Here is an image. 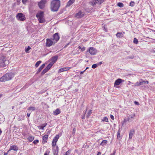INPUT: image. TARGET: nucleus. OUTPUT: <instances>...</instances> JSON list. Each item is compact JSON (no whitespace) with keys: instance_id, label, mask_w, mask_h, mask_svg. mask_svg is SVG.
I'll use <instances>...</instances> for the list:
<instances>
[{"instance_id":"obj_40","label":"nucleus","mask_w":155,"mask_h":155,"mask_svg":"<svg viewBox=\"0 0 155 155\" xmlns=\"http://www.w3.org/2000/svg\"><path fill=\"white\" fill-rule=\"evenodd\" d=\"M120 138V132L119 131L117 133V138Z\"/></svg>"},{"instance_id":"obj_59","label":"nucleus","mask_w":155,"mask_h":155,"mask_svg":"<svg viewBox=\"0 0 155 155\" xmlns=\"http://www.w3.org/2000/svg\"><path fill=\"white\" fill-rule=\"evenodd\" d=\"M48 154H47L46 152H45V153L44 155H48Z\"/></svg>"},{"instance_id":"obj_52","label":"nucleus","mask_w":155,"mask_h":155,"mask_svg":"<svg viewBox=\"0 0 155 155\" xmlns=\"http://www.w3.org/2000/svg\"><path fill=\"white\" fill-rule=\"evenodd\" d=\"M85 71V70H84L83 71H81V72H80L81 75V74H83L84 72Z\"/></svg>"},{"instance_id":"obj_29","label":"nucleus","mask_w":155,"mask_h":155,"mask_svg":"<svg viewBox=\"0 0 155 155\" xmlns=\"http://www.w3.org/2000/svg\"><path fill=\"white\" fill-rule=\"evenodd\" d=\"M91 113H92L91 110H89L87 113V117H89V116H90L91 115Z\"/></svg>"},{"instance_id":"obj_5","label":"nucleus","mask_w":155,"mask_h":155,"mask_svg":"<svg viewBox=\"0 0 155 155\" xmlns=\"http://www.w3.org/2000/svg\"><path fill=\"white\" fill-rule=\"evenodd\" d=\"M104 0H93L92 2H89V4L93 6H94L96 4H101L103 3Z\"/></svg>"},{"instance_id":"obj_21","label":"nucleus","mask_w":155,"mask_h":155,"mask_svg":"<svg viewBox=\"0 0 155 155\" xmlns=\"http://www.w3.org/2000/svg\"><path fill=\"white\" fill-rule=\"evenodd\" d=\"M107 143V141L106 140H103L102 142L100 143V145L104 146Z\"/></svg>"},{"instance_id":"obj_64","label":"nucleus","mask_w":155,"mask_h":155,"mask_svg":"<svg viewBox=\"0 0 155 155\" xmlns=\"http://www.w3.org/2000/svg\"><path fill=\"white\" fill-rule=\"evenodd\" d=\"M67 46V45H65V47Z\"/></svg>"},{"instance_id":"obj_41","label":"nucleus","mask_w":155,"mask_h":155,"mask_svg":"<svg viewBox=\"0 0 155 155\" xmlns=\"http://www.w3.org/2000/svg\"><path fill=\"white\" fill-rule=\"evenodd\" d=\"M76 131V129L75 128H74L73 130L72 134L73 135H74Z\"/></svg>"},{"instance_id":"obj_50","label":"nucleus","mask_w":155,"mask_h":155,"mask_svg":"<svg viewBox=\"0 0 155 155\" xmlns=\"http://www.w3.org/2000/svg\"><path fill=\"white\" fill-rule=\"evenodd\" d=\"M85 48L84 47H83V48H81V50L82 51H84L85 50Z\"/></svg>"},{"instance_id":"obj_7","label":"nucleus","mask_w":155,"mask_h":155,"mask_svg":"<svg viewBox=\"0 0 155 155\" xmlns=\"http://www.w3.org/2000/svg\"><path fill=\"white\" fill-rule=\"evenodd\" d=\"M59 38L58 33H56L53 35L52 40L54 41V43H55L59 40Z\"/></svg>"},{"instance_id":"obj_16","label":"nucleus","mask_w":155,"mask_h":155,"mask_svg":"<svg viewBox=\"0 0 155 155\" xmlns=\"http://www.w3.org/2000/svg\"><path fill=\"white\" fill-rule=\"evenodd\" d=\"M48 138V136L47 134L45 135L43 137L42 143H45L47 141Z\"/></svg>"},{"instance_id":"obj_37","label":"nucleus","mask_w":155,"mask_h":155,"mask_svg":"<svg viewBox=\"0 0 155 155\" xmlns=\"http://www.w3.org/2000/svg\"><path fill=\"white\" fill-rule=\"evenodd\" d=\"M39 142V140H35L33 143L34 144H36Z\"/></svg>"},{"instance_id":"obj_58","label":"nucleus","mask_w":155,"mask_h":155,"mask_svg":"<svg viewBox=\"0 0 155 155\" xmlns=\"http://www.w3.org/2000/svg\"><path fill=\"white\" fill-rule=\"evenodd\" d=\"M152 52H155V48H154L153 50L152 51Z\"/></svg>"},{"instance_id":"obj_60","label":"nucleus","mask_w":155,"mask_h":155,"mask_svg":"<svg viewBox=\"0 0 155 155\" xmlns=\"http://www.w3.org/2000/svg\"><path fill=\"white\" fill-rule=\"evenodd\" d=\"M102 62H99V65H101L102 64Z\"/></svg>"},{"instance_id":"obj_62","label":"nucleus","mask_w":155,"mask_h":155,"mask_svg":"<svg viewBox=\"0 0 155 155\" xmlns=\"http://www.w3.org/2000/svg\"><path fill=\"white\" fill-rule=\"evenodd\" d=\"M49 133H50V132H49V131H48V132H47V134H49Z\"/></svg>"},{"instance_id":"obj_32","label":"nucleus","mask_w":155,"mask_h":155,"mask_svg":"<svg viewBox=\"0 0 155 155\" xmlns=\"http://www.w3.org/2000/svg\"><path fill=\"white\" fill-rule=\"evenodd\" d=\"M135 4V2L132 1L130 2L129 5L131 7H133L134 5Z\"/></svg>"},{"instance_id":"obj_61","label":"nucleus","mask_w":155,"mask_h":155,"mask_svg":"<svg viewBox=\"0 0 155 155\" xmlns=\"http://www.w3.org/2000/svg\"><path fill=\"white\" fill-rule=\"evenodd\" d=\"M7 153H4V155H7Z\"/></svg>"},{"instance_id":"obj_27","label":"nucleus","mask_w":155,"mask_h":155,"mask_svg":"<svg viewBox=\"0 0 155 155\" xmlns=\"http://www.w3.org/2000/svg\"><path fill=\"white\" fill-rule=\"evenodd\" d=\"M35 109V107H30L27 109L28 110L34 111Z\"/></svg>"},{"instance_id":"obj_25","label":"nucleus","mask_w":155,"mask_h":155,"mask_svg":"<svg viewBox=\"0 0 155 155\" xmlns=\"http://www.w3.org/2000/svg\"><path fill=\"white\" fill-rule=\"evenodd\" d=\"M141 85L144 84L145 83L148 84L149 82L148 81H144L143 80V79H140V80Z\"/></svg>"},{"instance_id":"obj_56","label":"nucleus","mask_w":155,"mask_h":155,"mask_svg":"<svg viewBox=\"0 0 155 155\" xmlns=\"http://www.w3.org/2000/svg\"><path fill=\"white\" fill-rule=\"evenodd\" d=\"M128 120H127V119H124V122H126Z\"/></svg>"},{"instance_id":"obj_44","label":"nucleus","mask_w":155,"mask_h":155,"mask_svg":"<svg viewBox=\"0 0 155 155\" xmlns=\"http://www.w3.org/2000/svg\"><path fill=\"white\" fill-rule=\"evenodd\" d=\"M38 127L40 129H41L42 130H44V128L42 126H38Z\"/></svg>"},{"instance_id":"obj_48","label":"nucleus","mask_w":155,"mask_h":155,"mask_svg":"<svg viewBox=\"0 0 155 155\" xmlns=\"http://www.w3.org/2000/svg\"><path fill=\"white\" fill-rule=\"evenodd\" d=\"M87 110H85V112H84V116L83 117H82V119H84V115H85V114H86V111H87Z\"/></svg>"},{"instance_id":"obj_19","label":"nucleus","mask_w":155,"mask_h":155,"mask_svg":"<svg viewBox=\"0 0 155 155\" xmlns=\"http://www.w3.org/2000/svg\"><path fill=\"white\" fill-rule=\"evenodd\" d=\"M6 60V57H2L0 58V64L4 63Z\"/></svg>"},{"instance_id":"obj_38","label":"nucleus","mask_w":155,"mask_h":155,"mask_svg":"<svg viewBox=\"0 0 155 155\" xmlns=\"http://www.w3.org/2000/svg\"><path fill=\"white\" fill-rule=\"evenodd\" d=\"M97 67V65L96 64H94L92 66V68L94 69L95 68Z\"/></svg>"},{"instance_id":"obj_6","label":"nucleus","mask_w":155,"mask_h":155,"mask_svg":"<svg viewBox=\"0 0 155 155\" xmlns=\"http://www.w3.org/2000/svg\"><path fill=\"white\" fill-rule=\"evenodd\" d=\"M17 19L20 21H24L25 19V15L21 13H18L16 15Z\"/></svg>"},{"instance_id":"obj_49","label":"nucleus","mask_w":155,"mask_h":155,"mask_svg":"<svg viewBox=\"0 0 155 155\" xmlns=\"http://www.w3.org/2000/svg\"><path fill=\"white\" fill-rule=\"evenodd\" d=\"M27 0H22V2L23 4H25L27 2Z\"/></svg>"},{"instance_id":"obj_13","label":"nucleus","mask_w":155,"mask_h":155,"mask_svg":"<svg viewBox=\"0 0 155 155\" xmlns=\"http://www.w3.org/2000/svg\"><path fill=\"white\" fill-rule=\"evenodd\" d=\"M59 149L58 146L54 147L53 150L54 155H58Z\"/></svg>"},{"instance_id":"obj_15","label":"nucleus","mask_w":155,"mask_h":155,"mask_svg":"<svg viewBox=\"0 0 155 155\" xmlns=\"http://www.w3.org/2000/svg\"><path fill=\"white\" fill-rule=\"evenodd\" d=\"M135 116L134 114H131V115H129L127 118V120L128 121L131 122L132 120V119L134 118Z\"/></svg>"},{"instance_id":"obj_31","label":"nucleus","mask_w":155,"mask_h":155,"mask_svg":"<svg viewBox=\"0 0 155 155\" xmlns=\"http://www.w3.org/2000/svg\"><path fill=\"white\" fill-rule=\"evenodd\" d=\"M133 42L134 43L136 44H137L138 43V41L136 38H134V40Z\"/></svg>"},{"instance_id":"obj_22","label":"nucleus","mask_w":155,"mask_h":155,"mask_svg":"<svg viewBox=\"0 0 155 155\" xmlns=\"http://www.w3.org/2000/svg\"><path fill=\"white\" fill-rule=\"evenodd\" d=\"M60 113V110L59 109H57L54 111V114L55 115H57Z\"/></svg>"},{"instance_id":"obj_20","label":"nucleus","mask_w":155,"mask_h":155,"mask_svg":"<svg viewBox=\"0 0 155 155\" xmlns=\"http://www.w3.org/2000/svg\"><path fill=\"white\" fill-rule=\"evenodd\" d=\"M116 35L117 38H120L123 37L124 35L121 32H118L116 34Z\"/></svg>"},{"instance_id":"obj_39","label":"nucleus","mask_w":155,"mask_h":155,"mask_svg":"<svg viewBox=\"0 0 155 155\" xmlns=\"http://www.w3.org/2000/svg\"><path fill=\"white\" fill-rule=\"evenodd\" d=\"M134 58V56L133 55H132L131 56H128L127 58V59H132Z\"/></svg>"},{"instance_id":"obj_51","label":"nucleus","mask_w":155,"mask_h":155,"mask_svg":"<svg viewBox=\"0 0 155 155\" xmlns=\"http://www.w3.org/2000/svg\"><path fill=\"white\" fill-rule=\"evenodd\" d=\"M45 66V64H42L40 67H41L42 68H43Z\"/></svg>"},{"instance_id":"obj_42","label":"nucleus","mask_w":155,"mask_h":155,"mask_svg":"<svg viewBox=\"0 0 155 155\" xmlns=\"http://www.w3.org/2000/svg\"><path fill=\"white\" fill-rule=\"evenodd\" d=\"M71 152V150H68V151H67L66 152V153H67L68 155H69L70 154Z\"/></svg>"},{"instance_id":"obj_34","label":"nucleus","mask_w":155,"mask_h":155,"mask_svg":"<svg viewBox=\"0 0 155 155\" xmlns=\"http://www.w3.org/2000/svg\"><path fill=\"white\" fill-rule=\"evenodd\" d=\"M103 121L108 122V119L106 117H104L102 120Z\"/></svg>"},{"instance_id":"obj_35","label":"nucleus","mask_w":155,"mask_h":155,"mask_svg":"<svg viewBox=\"0 0 155 155\" xmlns=\"http://www.w3.org/2000/svg\"><path fill=\"white\" fill-rule=\"evenodd\" d=\"M141 85V84L140 83V81H139L137 82L135 84V86H138Z\"/></svg>"},{"instance_id":"obj_23","label":"nucleus","mask_w":155,"mask_h":155,"mask_svg":"<svg viewBox=\"0 0 155 155\" xmlns=\"http://www.w3.org/2000/svg\"><path fill=\"white\" fill-rule=\"evenodd\" d=\"M59 135H57L53 139V141L54 142H57L58 139H59Z\"/></svg>"},{"instance_id":"obj_36","label":"nucleus","mask_w":155,"mask_h":155,"mask_svg":"<svg viewBox=\"0 0 155 155\" xmlns=\"http://www.w3.org/2000/svg\"><path fill=\"white\" fill-rule=\"evenodd\" d=\"M42 69L43 68L41 67H40L37 71V72L36 73V74H38L39 72H40L41 71Z\"/></svg>"},{"instance_id":"obj_54","label":"nucleus","mask_w":155,"mask_h":155,"mask_svg":"<svg viewBox=\"0 0 155 155\" xmlns=\"http://www.w3.org/2000/svg\"><path fill=\"white\" fill-rule=\"evenodd\" d=\"M30 113H27V116L28 117H29L30 116Z\"/></svg>"},{"instance_id":"obj_4","label":"nucleus","mask_w":155,"mask_h":155,"mask_svg":"<svg viewBox=\"0 0 155 155\" xmlns=\"http://www.w3.org/2000/svg\"><path fill=\"white\" fill-rule=\"evenodd\" d=\"M36 16L38 18L39 22L41 23H43L45 21L44 18V13L43 12H40L37 14Z\"/></svg>"},{"instance_id":"obj_8","label":"nucleus","mask_w":155,"mask_h":155,"mask_svg":"<svg viewBox=\"0 0 155 155\" xmlns=\"http://www.w3.org/2000/svg\"><path fill=\"white\" fill-rule=\"evenodd\" d=\"M89 52L91 55H94L96 54L97 53L96 49L93 47H90L87 50V52Z\"/></svg>"},{"instance_id":"obj_45","label":"nucleus","mask_w":155,"mask_h":155,"mask_svg":"<svg viewBox=\"0 0 155 155\" xmlns=\"http://www.w3.org/2000/svg\"><path fill=\"white\" fill-rule=\"evenodd\" d=\"M47 125V123H45V124H42V126L43 127V128H44Z\"/></svg>"},{"instance_id":"obj_46","label":"nucleus","mask_w":155,"mask_h":155,"mask_svg":"<svg viewBox=\"0 0 155 155\" xmlns=\"http://www.w3.org/2000/svg\"><path fill=\"white\" fill-rule=\"evenodd\" d=\"M110 117L112 120H114V117L113 115L111 114L110 115Z\"/></svg>"},{"instance_id":"obj_47","label":"nucleus","mask_w":155,"mask_h":155,"mask_svg":"<svg viewBox=\"0 0 155 155\" xmlns=\"http://www.w3.org/2000/svg\"><path fill=\"white\" fill-rule=\"evenodd\" d=\"M134 104L137 105H139V102H138L137 101H135L134 102Z\"/></svg>"},{"instance_id":"obj_33","label":"nucleus","mask_w":155,"mask_h":155,"mask_svg":"<svg viewBox=\"0 0 155 155\" xmlns=\"http://www.w3.org/2000/svg\"><path fill=\"white\" fill-rule=\"evenodd\" d=\"M30 49H31V47L30 46H28V47L27 48H25V51L27 53H28L29 50H30Z\"/></svg>"},{"instance_id":"obj_43","label":"nucleus","mask_w":155,"mask_h":155,"mask_svg":"<svg viewBox=\"0 0 155 155\" xmlns=\"http://www.w3.org/2000/svg\"><path fill=\"white\" fill-rule=\"evenodd\" d=\"M56 142H53L52 141V145L53 147H54L56 145Z\"/></svg>"},{"instance_id":"obj_26","label":"nucleus","mask_w":155,"mask_h":155,"mask_svg":"<svg viewBox=\"0 0 155 155\" xmlns=\"http://www.w3.org/2000/svg\"><path fill=\"white\" fill-rule=\"evenodd\" d=\"M29 142H31L34 139L33 137L29 136L27 138Z\"/></svg>"},{"instance_id":"obj_10","label":"nucleus","mask_w":155,"mask_h":155,"mask_svg":"<svg viewBox=\"0 0 155 155\" xmlns=\"http://www.w3.org/2000/svg\"><path fill=\"white\" fill-rule=\"evenodd\" d=\"M54 41H53L50 38L46 39V45L47 47H50L52 46L53 44H54Z\"/></svg>"},{"instance_id":"obj_28","label":"nucleus","mask_w":155,"mask_h":155,"mask_svg":"<svg viewBox=\"0 0 155 155\" xmlns=\"http://www.w3.org/2000/svg\"><path fill=\"white\" fill-rule=\"evenodd\" d=\"M117 5L120 8L123 7L124 6V4L122 3L119 2L117 3Z\"/></svg>"},{"instance_id":"obj_24","label":"nucleus","mask_w":155,"mask_h":155,"mask_svg":"<svg viewBox=\"0 0 155 155\" xmlns=\"http://www.w3.org/2000/svg\"><path fill=\"white\" fill-rule=\"evenodd\" d=\"M74 0H70L67 3V6H69L72 5L74 2Z\"/></svg>"},{"instance_id":"obj_1","label":"nucleus","mask_w":155,"mask_h":155,"mask_svg":"<svg viewBox=\"0 0 155 155\" xmlns=\"http://www.w3.org/2000/svg\"><path fill=\"white\" fill-rule=\"evenodd\" d=\"M61 2L59 0H53L50 4L51 11L53 12L57 11L60 6Z\"/></svg>"},{"instance_id":"obj_17","label":"nucleus","mask_w":155,"mask_h":155,"mask_svg":"<svg viewBox=\"0 0 155 155\" xmlns=\"http://www.w3.org/2000/svg\"><path fill=\"white\" fill-rule=\"evenodd\" d=\"M13 150L14 151H17L18 150V147L17 146L12 145L11 146L9 150Z\"/></svg>"},{"instance_id":"obj_57","label":"nucleus","mask_w":155,"mask_h":155,"mask_svg":"<svg viewBox=\"0 0 155 155\" xmlns=\"http://www.w3.org/2000/svg\"><path fill=\"white\" fill-rule=\"evenodd\" d=\"M78 48L79 49H80L81 50L82 48H81V46H79L78 47Z\"/></svg>"},{"instance_id":"obj_53","label":"nucleus","mask_w":155,"mask_h":155,"mask_svg":"<svg viewBox=\"0 0 155 155\" xmlns=\"http://www.w3.org/2000/svg\"><path fill=\"white\" fill-rule=\"evenodd\" d=\"M101 153L100 152H99L97 155H101Z\"/></svg>"},{"instance_id":"obj_11","label":"nucleus","mask_w":155,"mask_h":155,"mask_svg":"<svg viewBox=\"0 0 155 155\" xmlns=\"http://www.w3.org/2000/svg\"><path fill=\"white\" fill-rule=\"evenodd\" d=\"M124 80H122L121 79L119 78L114 83V86L115 87L116 86L119 85L120 83L123 82Z\"/></svg>"},{"instance_id":"obj_63","label":"nucleus","mask_w":155,"mask_h":155,"mask_svg":"<svg viewBox=\"0 0 155 155\" xmlns=\"http://www.w3.org/2000/svg\"><path fill=\"white\" fill-rule=\"evenodd\" d=\"M88 67H87V68H86V69H85V70H87V69H88Z\"/></svg>"},{"instance_id":"obj_12","label":"nucleus","mask_w":155,"mask_h":155,"mask_svg":"<svg viewBox=\"0 0 155 155\" xmlns=\"http://www.w3.org/2000/svg\"><path fill=\"white\" fill-rule=\"evenodd\" d=\"M84 15V13L80 11L78 13L76 14L75 17L78 18H81Z\"/></svg>"},{"instance_id":"obj_18","label":"nucleus","mask_w":155,"mask_h":155,"mask_svg":"<svg viewBox=\"0 0 155 155\" xmlns=\"http://www.w3.org/2000/svg\"><path fill=\"white\" fill-rule=\"evenodd\" d=\"M134 134V130H130L129 134V138L131 139L133 135Z\"/></svg>"},{"instance_id":"obj_2","label":"nucleus","mask_w":155,"mask_h":155,"mask_svg":"<svg viewBox=\"0 0 155 155\" xmlns=\"http://www.w3.org/2000/svg\"><path fill=\"white\" fill-rule=\"evenodd\" d=\"M58 58V56L57 55H55L51 58V61L42 72L41 74L42 75L44 74L51 68V67L53 65L54 63L57 61Z\"/></svg>"},{"instance_id":"obj_9","label":"nucleus","mask_w":155,"mask_h":155,"mask_svg":"<svg viewBox=\"0 0 155 155\" xmlns=\"http://www.w3.org/2000/svg\"><path fill=\"white\" fill-rule=\"evenodd\" d=\"M47 2L46 0H41L38 3V5L40 9L44 8L45 6V5Z\"/></svg>"},{"instance_id":"obj_30","label":"nucleus","mask_w":155,"mask_h":155,"mask_svg":"<svg viewBox=\"0 0 155 155\" xmlns=\"http://www.w3.org/2000/svg\"><path fill=\"white\" fill-rule=\"evenodd\" d=\"M41 63V61H37L35 64V66L36 67V68L38 67Z\"/></svg>"},{"instance_id":"obj_55","label":"nucleus","mask_w":155,"mask_h":155,"mask_svg":"<svg viewBox=\"0 0 155 155\" xmlns=\"http://www.w3.org/2000/svg\"><path fill=\"white\" fill-rule=\"evenodd\" d=\"M115 151H114V153H111V154H110V155H115Z\"/></svg>"},{"instance_id":"obj_14","label":"nucleus","mask_w":155,"mask_h":155,"mask_svg":"<svg viewBox=\"0 0 155 155\" xmlns=\"http://www.w3.org/2000/svg\"><path fill=\"white\" fill-rule=\"evenodd\" d=\"M71 68L70 67H64L60 69L58 71L59 73L61 72L67 71Z\"/></svg>"},{"instance_id":"obj_3","label":"nucleus","mask_w":155,"mask_h":155,"mask_svg":"<svg viewBox=\"0 0 155 155\" xmlns=\"http://www.w3.org/2000/svg\"><path fill=\"white\" fill-rule=\"evenodd\" d=\"M13 77V76L12 73H7L0 78V81L5 82L10 80Z\"/></svg>"}]
</instances>
